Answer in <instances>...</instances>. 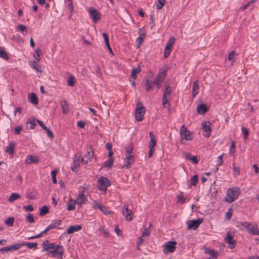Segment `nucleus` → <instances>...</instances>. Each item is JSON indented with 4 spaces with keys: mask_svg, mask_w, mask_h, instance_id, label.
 I'll return each instance as SVG.
<instances>
[{
    "mask_svg": "<svg viewBox=\"0 0 259 259\" xmlns=\"http://www.w3.org/2000/svg\"><path fill=\"white\" fill-rule=\"evenodd\" d=\"M42 251H48V255L51 257H57L62 258L64 252V248L62 245L56 244L46 240L42 243Z\"/></svg>",
    "mask_w": 259,
    "mask_h": 259,
    "instance_id": "nucleus-1",
    "label": "nucleus"
},
{
    "mask_svg": "<svg viewBox=\"0 0 259 259\" xmlns=\"http://www.w3.org/2000/svg\"><path fill=\"white\" fill-rule=\"evenodd\" d=\"M240 189L238 187L229 188L225 197L224 201L227 203H232L235 201L240 195Z\"/></svg>",
    "mask_w": 259,
    "mask_h": 259,
    "instance_id": "nucleus-2",
    "label": "nucleus"
},
{
    "mask_svg": "<svg viewBox=\"0 0 259 259\" xmlns=\"http://www.w3.org/2000/svg\"><path fill=\"white\" fill-rule=\"evenodd\" d=\"M171 93V88L169 85H166L165 86L164 94L162 97V104L165 108L169 106V100L170 97V94Z\"/></svg>",
    "mask_w": 259,
    "mask_h": 259,
    "instance_id": "nucleus-3",
    "label": "nucleus"
},
{
    "mask_svg": "<svg viewBox=\"0 0 259 259\" xmlns=\"http://www.w3.org/2000/svg\"><path fill=\"white\" fill-rule=\"evenodd\" d=\"M98 188L100 191H106L107 188L111 185L110 181L104 177H101L97 181Z\"/></svg>",
    "mask_w": 259,
    "mask_h": 259,
    "instance_id": "nucleus-4",
    "label": "nucleus"
},
{
    "mask_svg": "<svg viewBox=\"0 0 259 259\" xmlns=\"http://www.w3.org/2000/svg\"><path fill=\"white\" fill-rule=\"evenodd\" d=\"M145 110L144 107L143 106L141 102H138L137 104V107L136 108V114L135 118L136 119L140 121L143 119V117L145 114Z\"/></svg>",
    "mask_w": 259,
    "mask_h": 259,
    "instance_id": "nucleus-5",
    "label": "nucleus"
},
{
    "mask_svg": "<svg viewBox=\"0 0 259 259\" xmlns=\"http://www.w3.org/2000/svg\"><path fill=\"white\" fill-rule=\"evenodd\" d=\"M181 138L182 139H185L187 141H190L193 139V136L192 133L187 130L186 127L183 124L180 131Z\"/></svg>",
    "mask_w": 259,
    "mask_h": 259,
    "instance_id": "nucleus-6",
    "label": "nucleus"
},
{
    "mask_svg": "<svg viewBox=\"0 0 259 259\" xmlns=\"http://www.w3.org/2000/svg\"><path fill=\"white\" fill-rule=\"evenodd\" d=\"M176 242L174 241H169L167 242L163 246V252L166 254L174 252L176 249Z\"/></svg>",
    "mask_w": 259,
    "mask_h": 259,
    "instance_id": "nucleus-7",
    "label": "nucleus"
},
{
    "mask_svg": "<svg viewBox=\"0 0 259 259\" xmlns=\"http://www.w3.org/2000/svg\"><path fill=\"white\" fill-rule=\"evenodd\" d=\"M88 12L90 16L93 18L94 23H96L100 20L101 17V13L95 8L93 7L90 8L88 10Z\"/></svg>",
    "mask_w": 259,
    "mask_h": 259,
    "instance_id": "nucleus-8",
    "label": "nucleus"
},
{
    "mask_svg": "<svg viewBox=\"0 0 259 259\" xmlns=\"http://www.w3.org/2000/svg\"><path fill=\"white\" fill-rule=\"evenodd\" d=\"M125 158L124 159V165L123 167L128 168L131 167L132 164L134 162V156L132 153L126 152L125 153Z\"/></svg>",
    "mask_w": 259,
    "mask_h": 259,
    "instance_id": "nucleus-9",
    "label": "nucleus"
},
{
    "mask_svg": "<svg viewBox=\"0 0 259 259\" xmlns=\"http://www.w3.org/2000/svg\"><path fill=\"white\" fill-rule=\"evenodd\" d=\"M94 156V150L90 148L88 150V152L81 159L80 162L84 164H87L89 162L91 161Z\"/></svg>",
    "mask_w": 259,
    "mask_h": 259,
    "instance_id": "nucleus-10",
    "label": "nucleus"
},
{
    "mask_svg": "<svg viewBox=\"0 0 259 259\" xmlns=\"http://www.w3.org/2000/svg\"><path fill=\"white\" fill-rule=\"evenodd\" d=\"M210 122L208 121H203L201 123V127L202 130H203L205 134H203V135L205 137H209L210 136V132L211 131V128H210Z\"/></svg>",
    "mask_w": 259,
    "mask_h": 259,
    "instance_id": "nucleus-11",
    "label": "nucleus"
},
{
    "mask_svg": "<svg viewBox=\"0 0 259 259\" xmlns=\"http://www.w3.org/2000/svg\"><path fill=\"white\" fill-rule=\"evenodd\" d=\"M202 222L203 219L201 218L190 220L188 222V229L196 230Z\"/></svg>",
    "mask_w": 259,
    "mask_h": 259,
    "instance_id": "nucleus-12",
    "label": "nucleus"
},
{
    "mask_svg": "<svg viewBox=\"0 0 259 259\" xmlns=\"http://www.w3.org/2000/svg\"><path fill=\"white\" fill-rule=\"evenodd\" d=\"M122 214L125 216L126 220L128 221H131L133 219L132 211L128 209V206L127 204L123 205Z\"/></svg>",
    "mask_w": 259,
    "mask_h": 259,
    "instance_id": "nucleus-13",
    "label": "nucleus"
},
{
    "mask_svg": "<svg viewBox=\"0 0 259 259\" xmlns=\"http://www.w3.org/2000/svg\"><path fill=\"white\" fill-rule=\"evenodd\" d=\"M87 201V198L83 194V192H80L76 197V199L75 200L76 204L79 206H81L83 204H85Z\"/></svg>",
    "mask_w": 259,
    "mask_h": 259,
    "instance_id": "nucleus-14",
    "label": "nucleus"
},
{
    "mask_svg": "<svg viewBox=\"0 0 259 259\" xmlns=\"http://www.w3.org/2000/svg\"><path fill=\"white\" fill-rule=\"evenodd\" d=\"M225 242L229 244V247L233 249L235 247L236 241L233 239L230 232H228L225 238Z\"/></svg>",
    "mask_w": 259,
    "mask_h": 259,
    "instance_id": "nucleus-15",
    "label": "nucleus"
},
{
    "mask_svg": "<svg viewBox=\"0 0 259 259\" xmlns=\"http://www.w3.org/2000/svg\"><path fill=\"white\" fill-rule=\"evenodd\" d=\"M204 252L205 253L210 255V256L207 259H217L219 255L217 251L208 248H206Z\"/></svg>",
    "mask_w": 259,
    "mask_h": 259,
    "instance_id": "nucleus-16",
    "label": "nucleus"
},
{
    "mask_svg": "<svg viewBox=\"0 0 259 259\" xmlns=\"http://www.w3.org/2000/svg\"><path fill=\"white\" fill-rule=\"evenodd\" d=\"M61 221L60 220H54L51 224L49 225L45 230V232H48L50 230L55 228L57 226L61 225Z\"/></svg>",
    "mask_w": 259,
    "mask_h": 259,
    "instance_id": "nucleus-17",
    "label": "nucleus"
},
{
    "mask_svg": "<svg viewBox=\"0 0 259 259\" xmlns=\"http://www.w3.org/2000/svg\"><path fill=\"white\" fill-rule=\"evenodd\" d=\"M236 226L240 230L245 228L247 230L248 227L251 226V223L247 222L238 221L236 223Z\"/></svg>",
    "mask_w": 259,
    "mask_h": 259,
    "instance_id": "nucleus-18",
    "label": "nucleus"
},
{
    "mask_svg": "<svg viewBox=\"0 0 259 259\" xmlns=\"http://www.w3.org/2000/svg\"><path fill=\"white\" fill-rule=\"evenodd\" d=\"M247 231L250 234L259 235V230L256 223H254L251 227H249Z\"/></svg>",
    "mask_w": 259,
    "mask_h": 259,
    "instance_id": "nucleus-19",
    "label": "nucleus"
},
{
    "mask_svg": "<svg viewBox=\"0 0 259 259\" xmlns=\"http://www.w3.org/2000/svg\"><path fill=\"white\" fill-rule=\"evenodd\" d=\"M39 159L36 156L34 155H28L25 159V163L27 164H30L31 163H36L38 161Z\"/></svg>",
    "mask_w": 259,
    "mask_h": 259,
    "instance_id": "nucleus-20",
    "label": "nucleus"
},
{
    "mask_svg": "<svg viewBox=\"0 0 259 259\" xmlns=\"http://www.w3.org/2000/svg\"><path fill=\"white\" fill-rule=\"evenodd\" d=\"M82 227L81 225L71 226L67 230V233L70 234L75 232L81 230Z\"/></svg>",
    "mask_w": 259,
    "mask_h": 259,
    "instance_id": "nucleus-21",
    "label": "nucleus"
},
{
    "mask_svg": "<svg viewBox=\"0 0 259 259\" xmlns=\"http://www.w3.org/2000/svg\"><path fill=\"white\" fill-rule=\"evenodd\" d=\"M149 137L150 140L149 142V147L154 148L156 145V141L154 135L152 132H149Z\"/></svg>",
    "mask_w": 259,
    "mask_h": 259,
    "instance_id": "nucleus-22",
    "label": "nucleus"
},
{
    "mask_svg": "<svg viewBox=\"0 0 259 259\" xmlns=\"http://www.w3.org/2000/svg\"><path fill=\"white\" fill-rule=\"evenodd\" d=\"M197 111L199 114H203L207 111V109L204 104H201L198 105Z\"/></svg>",
    "mask_w": 259,
    "mask_h": 259,
    "instance_id": "nucleus-23",
    "label": "nucleus"
},
{
    "mask_svg": "<svg viewBox=\"0 0 259 259\" xmlns=\"http://www.w3.org/2000/svg\"><path fill=\"white\" fill-rule=\"evenodd\" d=\"M26 246H27L29 249H33L34 250L36 249L37 247V244L35 242L32 243V242H23L21 243V247Z\"/></svg>",
    "mask_w": 259,
    "mask_h": 259,
    "instance_id": "nucleus-24",
    "label": "nucleus"
},
{
    "mask_svg": "<svg viewBox=\"0 0 259 259\" xmlns=\"http://www.w3.org/2000/svg\"><path fill=\"white\" fill-rule=\"evenodd\" d=\"M41 54V49L40 48H37L36 50L35 53L33 54V57L35 59L34 63H38L40 61V56Z\"/></svg>",
    "mask_w": 259,
    "mask_h": 259,
    "instance_id": "nucleus-25",
    "label": "nucleus"
},
{
    "mask_svg": "<svg viewBox=\"0 0 259 259\" xmlns=\"http://www.w3.org/2000/svg\"><path fill=\"white\" fill-rule=\"evenodd\" d=\"M153 85H155V83H154V80H149L148 78L146 79L145 90L146 91L148 92L150 91Z\"/></svg>",
    "mask_w": 259,
    "mask_h": 259,
    "instance_id": "nucleus-26",
    "label": "nucleus"
},
{
    "mask_svg": "<svg viewBox=\"0 0 259 259\" xmlns=\"http://www.w3.org/2000/svg\"><path fill=\"white\" fill-rule=\"evenodd\" d=\"M15 146V143L14 142H11L9 143V146L7 148L6 152L8 153L10 155H13L14 154V148Z\"/></svg>",
    "mask_w": 259,
    "mask_h": 259,
    "instance_id": "nucleus-27",
    "label": "nucleus"
},
{
    "mask_svg": "<svg viewBox=\"0 0 259 259\" xmlns=\"http://www.w3.org/2000/svg\"><path fill=\"white\" fill-rule=\"evenodd\" d=\"M62 111L64 114H67L69 112V107L66 101H63L61 103Z\"/></svg>",
    "mask_w": 259,
    "mask_h": 259,
    "instance_id": "nucleus-28",
    "label": "nucleus"
},
{
    "mask_svg": "<svg viewBox=\"0 0 259 259\" xmlns=\"http://www.w3.org/2000/svg\"><path fill=\"white\" fill-rule=\"evenodd\" d=\"M29 102L34 105L38 104V99L36 94L33 93L30 94Z\"/></svg>",
    "mask_w": 259,
    "mask_h": 259,
    "instance_id": "nucleus-29",
    "label": "nucleus"
},
{
    "mask_svg": "<svg viewBox=\"0 0 259 259\" xmlns=\"http://www.w3.org/2000/svg\"><path fill=\"white\" fill-rule=\"evenodd\" d=\"M199 87L198 81H195L193 84L192 96L194 97L197 94Z\"/></svg>",
    "mask_w": 259,
    "mask_h": 259,
    "instance_id": "nucleus-30",
    "label": "nucleus"
},
{
    "mask_svg": "<svg viewBox=\"0 0 259 259\" xmlns=\"http://www.w3.org/2000/svg\"><path fill=\"white\" fill-rule=\"evenodd\" d=\"M20 197H21V196L19 194L16 193H13L10 196V197L8 198V200L10 202H13L14 201H15L16 200L20 198Z\"/></svg>",
    "mask_w": 259,
    "mask_h": 259,
    "instance_id": "nucleus-31",
    "label": "nucleus"
},
{
    "mask_svg": "<svg viewBox=\"0 0 259 259\" xmlns=\"http://www.w3.org/2000/svg\"><path fill=\"white\" fill-rule=\"evenodd\" d=\"M166 76L165 71H159L158 74L157 75L154 80L163 81L165 76Z\"/></svg>",
    "mask_w": 259,
    "mask_h": 259,
    "instance_id": "nucleus-32",
    "label": "nucleus"
},
{
    "mask_svg": "<svg viewBox=\"0 0 259 259\" xmlns=\"http://www.w3.org/2000/svg\"><path fill=\"white\" fill-rule=\"evenodd\" d=\"M39 215L44 216L49 212V207L46 205H44L39 208Z\"/></svg>",
    "mask_w": 259,
    "mask_h": 259,
    "instance_id": "nucleus-33",
    "label": "nucleus"
},
{
    "mask_svg": "<svg viewBox=\"0 0 259 259\" xmlns=\"http://www.w3.org/2000/svg\"><path fill=\"white\" fill-rule=\"evenodd\" d=\"M175 40H176V39L174 37H173V36L170 37L169 38L167 44L166 45L165 48H166L167 49H170L171 50L172 46L173 44L175 43Z\"/></svg>",
    "mask_w": 259,
    "mask_h": 259,
    "instance_id": "nucleus-34",
    "label": "nucleus"
},
{
    "mask_svg": "<svg viewBox=\"0 0 259 259\" xmlns=\"http://www.w3.org/2000/svg\"><path fill=\"white\" fill-rule=\"evenodd\" d=\"M0 58L8 60L9 57L2 47H0Z\"/></svg>",
    "mask_w": 259,
    "mask_h": 259,
    "instance_id": "nucleus-35",
    "label": "nucleus"
},
{
    "mask_svg": "<svg viewBox=\"0 0 259 259\" xmlns=\"http://www.w3.org/2000/svg\"><path fill=\"white\" fill-rule=\"evenodd\" d=\"M73 200L71 199H70L69 202L67 203V209L69 211L75 209L76 202H75V200L73 202Z\"/></svg>",
    "mask_w": 259,
    "mask_h": 259,
    "instance_id": "nucleus-36",
    "label": "nucleus"
},
{
    "mask_svg": "<svg viewBox=\"0 0 259 259\" xmlns=\"http://www.w3.org/2000/svg\"><path fill=\"white\" fill-rule=\"evenodd\" d=\"M141 71V69L140 68V66H139L137 68H134L132 70L131 77L134 79H136L137 77V75Z\"/></svg>",
    "mask_w": 259,
    "mask_h": 259,
    "instance_id": "nucleus-37",
    "label": "nucleus"
},
{
    "mask_svg": "<svg viewBox=\"0 0 259 259\" xmlns=\"http://www.w3.org/2000/svg\"><path fill=\"white\" fill-rule=\"evenodd\" d=\"M113 161L114 160L113 158H109L105 162L104 166L108 168H110L113 164Z\"/></svg>",
    "mask_w": 259,
    "mask_h": 259,
    "instance_id": "nucleus-38",
    "label": "nucleus"
},
{
    "mask_svg": "<svg viewBox=\"0 0 259 259\" xmlns=\"http://www.w3.org/2000/svg\"><path fill=\"white\" fill-rule=\"evenodd\" d=\"M14 222V219L13 217H9L5 220V224L8 226H12Z\"/></svg>",
    "mask_w": 259,
    "mask_h": 259,
    "instance_id": "nucleus-39",
    "label": "nucleus"
},
{
    "mask_svg": "<svg viewBox=\"0 0 259 259\" xmlns=\"http://www.w3.org/2000/svg\"><path fill=\"white\" fill-rule=\"evenodd\" d=\"M8 247L9 248V251L18 250L21 247V243L15 244L10 245Z\"/></svg>",
    "mask_w": 259,
    "mask_h": 259,
    "instance_id": "nucleus-40",
    "label": "nucleus"
},
{
    "mask_svg": "<svg viewBox=\"0 0 259 259\" xmlns=\"http://www.w3.org/2000/svg\"><path fill=\"white\" fill-rule=\"evenodd\" d=\"M74 77L72 75L69 76L67 79V84L69 86L73 87L74 85Z\"/></svg>",
    "mask_w": 259,
    "mask_h": 259,
    "instance_id": "nucleus-41",
    "label": "nucleus"
},
{
    "mask_svg": "<svg viewBox=\"0 0 259 259\" xmlns=\"http://www.w3.org/2000/svg\"><path fill=\"white\" fill-rule=\"evenodd\" d=\"M145 36V33L140 34V37H138L136 39V41L138 42V47H140V46L142 44V42L143 41V37H144Z\"/></svg>",
    "mask_w": 259,
    "mask_h": 259,
    "instance_id": "nucleus-42",
    "label": "nucleus"
},
{
    "mask_svg": "<svg viewBox=\"0 0 259 259\" xmlns=\"http://www.w3.org/2000/svg\"><path fill=\"white\" fill-rule=\"evenodd\" d=\"M152 225L150 224L149 225V227L148 228H145L144 229V231L142 232V234L141 236H142L144 237H148L150 235V231H149V228Z\"/></svg>",
    "mask_w": 259,
    "mask_h": 259,
    "instance_id": "nucleus-43",
    "label": "nucleus"
},
{
    "mask_svg": "<svg viewBox=\"0 0 259 259\" xmlns=\"http://www.w3.org/2000/svg\"><path fill=\"white\" fill-rule=\"evenodd\" d=\"M223 154H222L221 155H219V157H218V163L217 164V168H216V171H217L218 170V167L221 166L222 163H223Z\"/></svg>",
    "mask_w": 259,
    "mask_h": 259,
    "instance_id": "nucleus-44",
    "label": "nucleus"
},
{
    "mask_svg": "<svg viewBox=\"0 0 259 259\" xmlns=\"http://www.w3.org/2000/svg\"><path fill=\"white\" fill-rule=\"evenodd\" d=\"M242 133L244 136V140H246L248 138L249 132L248 130L245 127H242Z\"/></svg>",
    "mask_w": 259,
    "mask_h": 259,
    "instance_id": "nucleus-45",
    "label": "nucleus"
},
{
    "mask_svg": "<svg viewBox=\"0 0 259 259\" xmlns=\"http://www.w3.org/2000/svg\"><path fill=\"white\" fill-rule=\"evenodd\" d=\"M236 55V53L234 51H231L229 55H228V59L229 60L232 61V64L235 60V56Z\"/></svg>",
    "mask_w": 259,
    "mask_h": 259,
    "instance_id": "nucleus-46",
    "label": "nucleus"
},
{
    "mask_svg": "<svg viewBox=\"0 0 259 259\" xmlns=\"http://www.w3.org/2000/svg\"><path fill=\"white\" fill-rule=\"evenodd\" d=\"M235 151V143L232 141L230 148V154L233 155Z\"/></svg>",
    "mask_w": 259,
    "mask_h": 259,
    "instance_id": "nucleus-47",
    "label": "nucleus"
},
{
    "mask_svg": "<svg viewBox=\"0 0 259 259\" xmlns=\"http://www.w3.org/2000/svg\"><path fill=\"white\" fill-rule=\"evenodd\" d=\"M57 171L56 170H53L51 171V175L52 177V182L53 184L57 183V179L56 178V176L57 174Z\"/></svg>",
    "mask_w": 259,
    "mask_h": 259,
    "instance_id": "nucleus-48",
    "label": "nucleus"
},
{
    "mask_svg": "<svg viewBox=\"0 0 259 259\" xmlns=\"http://www.w3.org/2000/svg\"><path fill=\"white\" fill-rule=\"evenodd\" d=\"M198 177L197 175L193 176L191 178V185L195 186L198 183Z\"/></svg>",
    "mask_w": 259,
    "mask_h": 259,
    "instance_id": "nucleus-49",
    "label": "nucleus"
},
{
    "mask_svg": "<svg viewBox=\"0 0 259 259\" xmlns=\"http://www.w3.org/2000/svg\"><path fill=\"white\" fill-rule=\"evenodd\" d=\"M26 220L28 222L30 223H32L34 221L33 215L31 213L28 214L26 217Z\"/></svg>",
    "mask_w": 259,
    "mask_h": 259,
    "instance_id": "nucleus-50",
    "label": "nucleus"
},
{
    "mask_svg": "<svg viewBox=\"0 0 259 259\" xmlns=\"http://www.w3.org/2000/svg\"><path fill=\"white\" fill-rule=\"evenodd\" d=\"M27 123H29L30 124V129L34 128L36 125V122L35 119L33 120H28Z\"/></svg>",
    "mask_w": 259,
    "mask_h": 259,
    "instance_id": "nucleus-51",
    "label": "nucleus"
},
{
    "mask_svg": "<svg viewBox=\"0 0 259 259\" xmlns=\"http://www.w3.org/2000/svg\"><path fill=\"white\" fill-rule=\"evenodd\" d=\"M165 0H158V4L157 5V9L160 10L164 6V2Z\"/></svg>",
    "mask_w": 259,
    "mask_h": 259,
    "instance_id": "nucleus-52",
    "label": "nucleus"
},
{
    "mask_svg": "<svg viewBox=\"0 0 259 259\" xmlns=\"http://www.w3.org/2000/svg\"><path fill=\"white\" fill-rule=\"evenodd\" d=\"M177 198L178 201L181 203H184L187 200L186 198H184L182 195H178Z\"/></svg>",
    "mask_w": 259,
    "mask_h": 259,
    "instance_id": "nucleus-53",
    "label": "nucleus"
},
{
    "mask_svg": "<svg viewBox=\"0 0 259 259\" xmlns=\"http://www.w3.org/2000/svg\"><path fill=\"white\" fill-rule=\"evenodd\" d=\"M37 63H34V61L33 62V63H32L31 65V67L35 69L36 71L41 72V71L39 69V65L36 64Z\"/></svg>",
    "mask_w": 259,
    "mask_h": 259,
    "instance_id": "nucleus-54",
    "label": "nucleus"
},
{
    "mask_svg": "<svg viewBox=\"0 0 259 259\" xmlns=\"http://www.w3.org/2000/svg\"><path fill=\"white\" fill-rule=\"evenodd\" d=\"M26 197L29 199H34L35 198V195L32 192H27L26 193Z\"/></svg>",
    "mask_w": 259,
    "mask_h": 259,
    "instance_id": "nucleus-55",
    "label": "nucleus"
},
{
    "mask_svg": "<svg viewBox=\"0 0 259 259\" xmlns=\"http://www.w3.org/2000/svg\"><path fill=\"white\" fill-rule=\"evenodd\" d=\"M232 216V209L231 208H230L226 213V217L228 220H230Z\"/></svg>",
    "mask_w": 259,
    "mask_h": 259,
    "instance_id": "nucleus-56",
    "label": "nucleus"
},
{
    "mask_svg": "<svg viewBox=\"0 0 259 259\" xmlns=\"http://www.w3.org/2000/svg\"><path fill=\"white\" fill-rule=\"evenodd\" d=\"M79 165V163H76L75 162H73V165L71 167V170L73 171L76 172L77 171V167Z\"/></svg>",
    "mask_w": 259,
    "mask_h": 259,
    "instance_id": "nucleus-57",
    "label": "nucleus"
},
{
    "mask_svg": "<svg viewBox=\"0 0 259 259\" xmlns=\"http://www.w3.org/2000/svg\"><path fill=\"white\" fill-rule=\"evenodd\" d=\"M68 7H69V10L70 11V17H71L72 16V13L74 12V7H73V3L72 2L69 3Z\"/></svg>",
    "mask_w": 259,
    "mask_h": 259,
    "instance_id": "nucleus-58",
    "label": "nucleus"
},
{
    "mask_svg": "<svg viewBox=\"0 0 259 259\" xmlns=\"http://www.w3.org/2000/svg\"><path fill=\"white\" fill-rule=\"evenodd\" d=\"M45 131H46L48 134V136L51 138V139H53L54 138V135H53V133H52V132L49 129V128H48V127H47V128H46L45 130Z\"/></svg>",
    "mask_w": 259,
    "mask_h": 259,
    "instance_id": "nucleus-59",
    "label": "nucleus"
},
{
    "mask_svg": "<svg viewBox=\"0 0 259 259\" xmlns=\"http://www.w3.org/2000/svg\"><path fill=\"white\" fill-rule=\"evenodd\" d=\"M22 128L21 126H16L14 130L15 133L16 135H19V134H20V133H21V131H22Z\"/></svg>",
    "mask_w": 259,
    "mask_h": 259,
    "instance_id": "nucleus-60",
    "label": "nucleus"
},
{
    "mask_svg": "<svg viewBox=\"0 0 259 259\" xmlns=\"http://www.w3.org/2000/svg\"><path fill=\"white\" fill-rule=\"evenodd\" d=\"M170 52H171L170 49H167L166 48H165L164 53V57L165 58H166L169 56Z\"/></svg>",
    "mask_w": 259,
    "mask_h": 259,
    "instance_id": "nucleus-61",
    "label": "nucleus"
},
{
    "mask_svg": "<svg viewBox=\"0 0 259 259\" xmlns=\"http://www.w3.org/2000/svg\"><path fill=\"white\" fill-rule=\"evenodd\" d=\"M36 121L43 130H45L46 128H47V126L45 125V124L42 121L37 119L36 120Z\"/></svg>",
    "mask_w": 259,
    "mask_h": 259,
    "instance_id": "nucleus-62",
    "label": "nucleus"
},
{
    "mask_svg": "<svg viewBox=\"0 0 259 259\" xmlns=\"http://www.w3.org/2000/svg\"><path fill=\"white\" fill-rule=\"evenodd\" d=\"M17 28H19L21 31L23 32L24 31L26 30L27 29V27L25 25H23L22 24H19L17 26Z\"/></svg>",
    "mask_w": 259,
    "mask_h": 259,
    "instance_id": "nucleus-63",
    "label": "nucleus"
},
{
    "mask_svg": "<svg viewBox=\"0 0 259 259\" xmlns=\"http://www.w3.org/2000/svg\"><path fill=\"white\" fill-rule=\"evenodd\" d=\"M77 126L80 128H84L85 126V122L83 121L80 120L77 122Z\"/></svg>",
    "mask_w": 259,
    "mask_h": 259,
    "instance_id": "nucleus-64",
    "label": "nucleus"
}]
</instances>
